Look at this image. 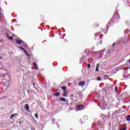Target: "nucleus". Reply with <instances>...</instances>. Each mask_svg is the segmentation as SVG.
Listing matches in <instances>:
<instances>
[{
	"label": "nucleus",
	"mask_w": 130,
	"mask_h": 130,
	"mask_svg": "<svg viewBox=\"0 0 130 130\" xmlns=\"http://www.w3.org/2000/svg\"><path fill=\"white\" fill-rule=\"evenodd\" d=\"M119 20V15L117 13H114L112 18L111 19L110 22H109L107 24V27H108L109 25L111 24V22L117 23Z\"/></svg>",
	"instance_id": "1"
},
{
	"label": "nucleus",
	"mask_w": 130,
	"mask_h": 130,
	"mask_svg": "<svg viewBox=\"0 0 130 130\" xmlns=\"http://www.w3.org/2000/svg\"><path fill=\"white\" fill-rule=\"evenodd\" d=\"M129 40V37L128 36H127V37H124L122 43H124V44H125V45H126V44H127V43H128V41Z\"/></svg>",
	"instance_id": "2"
},
{
	"label": "nucleus",
	"mask_w": 130,
	"mask_h": 130,
	"mask_svg": "<svg viewBox=\"0 0 130 130\" xmlns=\"http://www.w3.org/2000/svg\"><path fill=\"white\" fill-rule=\"evenodd\" d=\"M114 53V49L113 48L112 49H109L107 51V54H109V55H111V54H113Z\"/></svg>",
	"instance_id": "3"
},
{
	"label": "nucleus",
	"mask_w": 130,
	"mask_h": 130,
	"mask_svg": "<svg viewBox=\"0 0 130 130\" xmlns=\"http://www.w3.org/2000/svg\"><path fill=\"white\" fill-rule=\"evenodd\" d=\"M85 84H86V82L85 81H81L78 83V86L83 88V87L85 86Z\"/></svg>",
	"instance_id": "4"
},
{
	"label": "nucleus",
	"mask_w": 130,
	"mask_h": 130,
	"mask_svg": "<svg viewBox=\"0 0 130 130\" xmlns=\"http://www.w3.org/2000/svg\"><path fill=\"white\" fill-rule=\"evenodd\" d=\"M16 42L19 45H20L21 44V43H22L23 44H26L24 41H23L22 40H16Z\"/></svg>",
	"instance_id": "5"
},
{
	"label": "nucleus",
	"mask_w": 130,
	"mask_h": 130,
	"mask_svg": "<svg viewBox=\"0 0 130 130\" xmlns=\"http://www.w3.org/2000/svg\"><path fill=\"white\" fill-rule=\"evenodd\" d=\"M24 109H25V110H27L28 112H30V110H29V105L25 104Z\"/></svg>",
	"instance_id": "6"
},
{
	"label": "nucleus",
	"mask_w": 130,
	"mask_h": 130,
	"mask_svg": "<svg viewBox=\"0 0 130 130\" xmlns=\"http://www.w3.org/2000/svg\"><path fill=\"white\" fill-rule=\"evenodd\" d=\"M84 105H81L78 106V109L79 110H83L84 109L83 108Z\"/></svg>",
	"instance_id": "7"
},
{
	"label": "nucleus",
	"mask_w": 130,
	"mask_h": 130,
	"mask_svg": "<svg viewBox=\"0 0 130 130\" xmlns=\"http://www.w3.org/2000/svg\"><path fill=\"white\" fill-rule=\"evenodd\" d=\"M106 50L105 49H104V50H103L102 51H100L98 52V53H100V54H103V53H104V52H105V51Z\"/></svg>",
	"instance_id": "8"
},
{
	"label": "nucleus",
	"mask_w": 130,
	"mask_h": 130,
	"mask_svg": "<svg viewBox=\"0 0 130 130\" xmlns=\"http://www.w3.org/2000/svg\"><path fill=\"white\" fill-rule=\"evenodd\" d=\"M54 96H56V97H58L60 95V93L58 92H56V93H53Z\"/></svg>",
	"instance_id": "9"
},
{
	"label": "nucleus",
	"mask_w": 130,
	"mask_h": 130,
	"mask_svg": "<svg viewBox=\"0 0 130 130\" xmlns=\"http://www.w3.org/2000/svg\"><path fill=\"white\" fill-rule=\"evenodd\" d=\"M95 72H99V64H96Z\"/></svg>",
	"instance_id": "10"
},
{
	"label": "nucleus",
	"mask_w": 130,
	"mask_h": 130,
	"mask_svg": "<svg viewBox=\"0 0 130 130\" xmlns=\"http://www.w3.org/2000/svg\"><path fill=\"white\" fill-rule=\"evenodd\" d=\"M61 89L63 90V91H66L67 90V86H62L61 87Z\"/></svg>",
	"instance_id": "11"
},
{
	"label": "nucleus",
	"mask_w": 130,
	"mask_h": 130,
	"mask_svg": "<svg viewBox=\"0 0 130 130\" xmlns=\"http://www.w3.org/2000/svg\"><path fill=\"white\" fill-rule=\"evenodd\" d=\"M60 101H62L63 102H66V98H61L60 99Z\"/></svg>",
	"instance_id": "12"
},
{
	"label": "nucleus",
	"mask_w": 130,
	"mask_h": 130,
	"mask_svg": "<svg viewBox=\"0 0 130 130\" xmlns=\"http://www.w3.org/2000/svg\"><path fill=\"white\" fill-rule=\"evenodd\" d=\"M126 119L127 121H130V115H127Z\"/></svg>",
	"instance_id": "13"
},
{
	"label": "nucleus",
	"mask_w": 130,
	"mask_h": 130,
	"mask_svg": "<svg viewBox=\"0 0 130 130\" xmlns=\"http://www.w3.org/2000/svg\"><path fill=\"white\" fill-rule=\"evenodd\" d=\"M98 124L99 125H103V124H104L103 123V122H101L100 121H98Z\"/></svg>",
	"instance_id": "14"
},
{
	"label": "nucleus",
	"mask_w": 130,
	"mask_h": 130,
	"mask_svg": "<svg viewBox=\"0 0 130 130\" xmlns=\"http://www.w3.org/2000/svg\"><path fill=\"white\" fill-rule=\"evenodd\" d=\"M64 93L63 94V96L64 97H67V95H68V92L64 91Z\"/></svg>",
	"instance_id": "15"
},
{
	"label": "nucleus",
	"mask_w": 130,
	"mask_h": 130,
	"mask_svg": "<svg viewBox=\"0 0 130 130\" xmlns=\"http://www.w3.org/2000/svg\"><path fill=\"white\" fill-rule=\"evenodd\" d=\"M16 115V114H12L11 117H10V119H12V118H13L14 117H15V116Z\"/></svg>",
	"instance_id": "16"
},
{
	"label": "nucleus",
	"mask_w": 130,
	"mask_h": 130,
	"mask_svg": "<svg viewBox=\"0 0 130 130\" xmlns=\"http://www.w3.org/2000/svg\"><path fill=\"white\" fill-rule=\"evenodd\" d=\"M101 34V32L96 33L94 35V36L96 37V36H99V34Z\"/></svg>",
	"instance_id": "17"
},
{
	"label": "nucleus",
	"mask_w": 130,
	"mask_h": 130,
	"mask_svg": "<svg viewBox=\"0 0 130 130\" xmlns=\"http://www.w3.org/2000/svg\"><path fill=\"white\" fill-rule=\"evenodd\" d=\"M35 117H36V118H37V119H38V114H36L35 115Z\"/></svg>",
	"instance_id": "18"
},
{
	"label": "nucleus",
	"mask_w": 130,
	"mask_h": 130,
	"mask_svg": "<svg viewBox=\"0 0 130 130\" xmlns=\"http://www.w3.org/2000/svg\"><path fill=\"white\" fill-rule=\"evenodd\" d=\"M128 32V29H125L124 33L125 34H127Z\"/></svg>",
	"instance_id": "19"
},
{
	"label": "nucleus",
	"mask_w": 130,
	"mask_h": 130,
	"mask_svg": "<svg viewBox=\"0 0 130 130\" xmlns=\"http://www.w3.org/2000/svg\"><path fill=\"white\" fill-rule=\"evenodd\" d=\"M18 48H20V49H21V50H23L24 51V50H25V49L21 47H18Z\"/></svg>",
	"instance_id": "20"
},
{
	"label": "nucleus",
	"mask_w": 130,
	"mask_h": 130,
	"mask_svg": "<svg viewBox=\"0 0 130 130\" xmlns=\"http://www.w3.org/2000/svg\"><path fill=\"white\" fill-rule=\"evenodd\" d=\"M32 65H33L35 67H36V66H37V65H36V63L35 62H34L32 63Z\"/></svg>",
	"instance_id": "21"
},
{
	"label": "nucleus",
	"mask_w": 130,
	"mask_h": 130,
	"mask_svg": "<svg viewBox=\"0 0 130 130\" xmlns=\"http://www.w3.org/2000/svg\"><path fill=\"white\" fill-rule=\"evenodd\" d=\"M95 126H96V124L95 123H93L92 125V128H94V127H95Z\"/></svg>",
	"instance_id": "22"
},
{
	"label": "nucleus",
	"mask_w": 130,
	"mask_h": 130,
	"mask_svg": "<svg viewBox=\"0 0 130 130\" xmlns=\"http://www.w3.org/2000/svg\"><path fill=\"white\" fill-rule=\"evenodd\" d=\"M13 36H11L10 37H9V38H8V39H10V40H13Z\"/></svg>",
	"instance_id": "23"
},
{
	"label": "nucleus",
	"mask_w": 130,
	"mask_h": 130,
	"mask_svg": "<svg viewBox=\"0 0 130 130\" xmlns=\"http://www.w3.org/2000/svg\"><path fill=\"white\" fill-rule=\"evenodd\" d=\"M90 68H91V64H87V69H90Z\"/></svg>",
	"instance_id": "24"
},
{
	"label": "nucleus",
	"mask_w": 130,
	"mask_h": 130,
	"mask_svg": "<svg viewBox=\"0 0 130 130\" xmlns=\"http://www.w3.org/2000/svg\"><path fill=\"white\" fill-rule=\"evenodd\" d=\"M6 36L7 37V38H9L10 37H9V34L6 33Z\"/></svg>",
	"instance_id": "25"
},
{
	"label": "nucleus",
	"mask_w": 130,
	"mask_h": 130,
	"mask_svg": "<svg viewBox=\"0 0 130 130\" xmlns=\"http://www.w3.org/2000/svg\"><path fill=\"white\" fill-rule=\"evenodd\" d=\"M98 81H101V77H98Z\"/></svg>",
	"instance_id": "26"
},
{
	"label": "nucleus",
	"mask_w": 130,
	"mask_h": 130,
	"mask_svg": "<svg viewBox=\"0 0 130 130\" xmlns=\"http://www.w3.org/2000/svg\"><path fill=\"white\" fill-rule=\"evenodd\" d=\"M104 119H105V117H104V118H102V121L103 122H104V121H105V120Z\"/></svg>",
	"instance_id": "27"
},
{
	"label": "nucleus",
	"mask_w": 130,
	"mask_h": 130,
	"mask_svg": "<svg viewBox=\"0 0 130 130\" xmlns=\"http://www.w3.org/2000/svg\"><path fill=\"white\" fill-rule=\"evenodd\" d=\"M125 129H126V128L125 127H124L122 128H120V130H125Z\"/></svg>",
	"instance_id": "28"
},
{
	"label": "nucleus",
	"mask_w": 130,
	"mask_h": 130,
	"mask_svg": "<svg viewBox=\"0 0 130 130\" xmlns=\"http://www.w3.org/2000/svg\"><path fill=\"white\" fill-rule=\"evenodd\" d=\"M115 92H117V86L115 87Z\"/></svg>",
	"instance_id": "29"
},
{
	"label": "nucleus",
	"mask_w": 130,
	"mask_h": 130,
	"mask_svg": "<svg viewBox=\"0 0 130 130\" xmlns=\"http://www.w3.org/2000/svg\"><path fill=\"white\" fill-rule=\"evenodd\" d=\"M98 44H102V41L100 40V43L98 42Z\"/></svg>",
	"instance_id": "30"
},
{
	"label": "nucleus",
	"mask_w": 130,
	"mask_h": 130,
	"mask_svg": "<svg viewBox=\"0 0 130 130\" xmlns=\"http://www.w3.org/2000/svg\"><path fill=\"white\" fill-rule=\"evenodd\" d=\"M123 77H125L126 79H127V78H128V76H124V75H123Z\"/></svg>",
	"instance_id": "31"
},
{
	"label": "nucleus",
	"mask_w": 130,
	"mask_h": 130,
	"mask_svg": "<svg viewBox=\"0 0 130 130\" xmlns=\"http://www.w3.org/2000/svg\"><path fill=\"white\" fill-rule=\"evenodd\" d=\"M83 118H86V119H88V117L87 116H84Z\"/></svg>",
	"instance_id": "32"
},
{
	"label": "nucleus",
	"mask_w": 130,
	"mask_h": 130,
	"mask_svg": "<svg viewBox=\"0 0 130 130\" xmlns=\"http://www.w3.org/2000/svg\"><path fill=\"white\" fill-rule=\"evenodd\" d=\"M24 52V53L27 55L28 54V52H27L25 50L23 51Z\"/></svg>",
	"instance_id": "33"
},
{
	"label": "nucleus",
	"mask_w": 130,
	"mask_h": 130,
	"mask_svg": "<svg viewBox=\"0 0 130 130\" xmlns=\"http://www.w3.org/2000/svg\"><path fill=\"white\" fill-rule=\"evenodd\" d=\"M123 109H125V108H126V106H124L123 107H122Z\"/></svg>",
	"instance_id": "34"
},
{
	"label": "nucleus",
	"mask_w": 130,
	"mask_h": 130,
	"mask_svg": "<svg viewBox=\"0 0 130 130\" xmlns=\"http://www.w3.org/2000/svg\"><path fill=\"white\" fill-rule=\"evenodd\" d=\"M36 68V70H38V67L37 66L35 67Z\"/></svg>",
	"instance_id": "35"
},
{
	"label": "nucleus",
	"mask_w": 130,
	"mask_h": 130,
	"mask_svg": "<svg viewBox=\"0 0 130 130\" xmlns=\"http://www.w3.org/2000/svg\"><path fill=\"white\" fill-rule=\"evenodd\" d=\"M34 89H35V90H37V91H38V89L35 86H34Z\"/></svg>",
	"instance_id": "36"
},
{
	"label": "nucleus",
	"mask_w": 130,
	"mask_h": 130,
	"mask_svg": "<svg viewBox=\"0 0 130 130\" xmlns=\"http://www.w3.org/2000/svg\"><path fill=\"white\" fill-rule=\"evenodd\" d=\"M115 44H116L115 43H114L113 44V47L114 46H115Z\"/></svg>",
	"instance_id": "37"
},
{
	"label": "nucleus",
	"mask_w": 130,
	"mask_h": 130,
	"mask_svg": "<svg viewBox=\"0 0 130 130\" xmlns=\"http://www.w3.org/2000/svg\"><path fill=\"white\" fill-rule=\"evenodd\" d=\"M52 120V121H55V118H53Z\"/></svg>",
	"instance_id": "38"
},
{
	"label": "nucleus",
	"mask_w": 130,
	"mask_h": 130,
	"mask_svg": "<svg viewBox=\"0 0 130 130\" xmlns=\"http://www.w3.org/2000/svg\"><path fill=\"white\" fill-rule=\"evenodd\" d=\"M26 55L27 56H30V55L27 53Z\"/></svg>",
	"instance_id": "39"
},
{
	"label": "nucleus",
	"mask_w": 130,
	"mask_h": 130,
	"mask_svg": "<svg viewBox=\"0 0 130 130\" xmlns=\"http://www.w3.org/2000/svg\"><path fill=\"white\" fill-rule=\"evenodd\" d=\"M16 21V19H14L12 20V22H15Z\"/></svg>",
	"instance_id": "40"
},
{
	"label": "nucleus",
	"mask_w": 130,
	"mask_h": 130,
	"mask_svg": "<svg viewBox=\"0 0 130 130\" xmlns=\"http://www.w3.org/2000/svg\"><path fill=\"white\" fill-rule=\"evenodd\" d=\"M34 87H35V83H33Z\"/></svg>",
	"instance_id": "41"
},
{
	"label": "nucleus",
	"mask_w": 130,
	"mask_h": 130,
	"mask_svg": "<svg viewBox=\"0 0 130 130\" xmlns=\"http://www.w3.org/2000/svg\"><path fill=\"white\" fill-rule=\"evenodd\" d=\"M127 70H128V69L126 68L125 70H126V71H127Z\"/></svg>",
	"instance_id": "42"
},
{
	"label": "nucleus",
	"mask_w": 130,
	"mask_h": 130,
	"mask_svg": "<svg viewBox=\"0 0 130 130\" xmlns=\"http://www.w3.org/2000/svg\"><path fill=\"white\" fill-rule=\"evenodd\" d=\"M19 123H20V124H22V122H20Z\"/></svg>",
	"instance_id": "43"
},
{
	"label": "nucleus",
	"mask_w": 130,
	"mask_h": 130,
	"mask_svg": "<svg viewBox=\"0 0 130 130\" xmlns=\"http://www.w3.org/2000/svg\"><path fill=\"white\" fill-rule=\"evenodd\" d=\"M87 52V51H84V53H86Z\"/></svg>",
	"instance_id": "44"
},
{
	"label": "nucleus",
	"mask_w": 130,
	"mask_h": 130,
	"mask_svg": "<svg viewBox=\"0 0 130 130\" xmlns=\"http://www.w3.org/2000/svg\"><path fill=\"white\" fill-rule=\"evenodd\" d=\"M57 123V126H58V124L57 123Z\"/></svg>",
	"instance_id": "45"
},
{
	"label": "nucleus",
	"mask_w": 130,
	"mask_h": 130,
	"mask_svg": "<svg viewBox=\"0 0 130 130\" xmlns=\"http://www.w3.org/2000/svg\"><path fill=\"white\" fill-rule=\"evenodd\" d=\"M127 3L128 4V2H126V4H127Z\"/></svg>",
	"instance_id": "46"
},
{
	"label": "nucleus",
	"mask_w": 130,
	"mask_h": 130,
	"mask_svg": "<svg viewBox=\"0 0 130 130\" xmlns=\"http://www.w3.org/2000/svg\"><path fill=\"white\" fill-rule=\"evenodd\" d=\"M73 96H74V95H71V97H73Z\"/></svg>",
	"instance_id": "47"
},
{
	"label": "nucleus",
	"mask_w": 130,
	"mask_h": 130,
	"mask_svg": "<svg viewBox=\"0 0 130 130\" xmlns=\"http://www.w3.org/2000/svg\"><path fill=\"white\" fill-rule=\"evenodd\" d=\"M25 47H27V46L26 45V46H25Z\"/></svg>",
	"instance_id": "48"
},
{
	"label": "nucleus",
	"mask_w": 130,
	"mask_h": 130,
	"mask_svg": "<svg viewBox=\"0 0 130 130\" xmlns=\"http://www.w3.org/2000/svg\"><path fill=\"white\" fill-rule=\"evenodd\" d=\"M35 94H36V92H35Z\"/></svg>",
	"instance_id": "49"
},
{
	"label": "nucleus",
	"mask_w": 130,
	"mask_h": 130,
	"mask_svg": "<svg viewBox=\"0 0 130 130\" xmlns=\"http://www.w3.org/2000/svg\"><path fill=\"white\" fill-rule=\"evenodd\" d=\"M120 109H121V108H119V110H120Z\"/></svg>",
	"instance_id": "50"
},
{
	"label": "nucleus",
	"mask_w": 130,
	"mask_h": 130,
	"mask_svg": "<svg viewBox=\"0 0 130 130\" xmlns=\"http://www.w3.org/2000/svg\"><path fill=\"white\" fill-rule=\"evenodd\" d=\"M0 58H3L2 57H1Z\"/></svg>",
	"instance_id": "51"
},
{
	"label": "nucleus",
	"mask_w": 130,
	"mask_h": 130,
	"mask_svg": "<svg viewBox=\"0 0 130 130\" xmlns=\"http://www.w3.org/2000/svg\"><path fill=\"white\" fill-rule=\"evenodd\" d=\"M97 26H99V25L98 24Z\"/></svg>",
	"instance_id": "52"
},
{
	"label": "nucleus",
	"mask_w": 130,
	"mask_h": 130,
	"mask_svg": "<svg viewBox=\"0 0 130 130\" xmlns=\"http://www.w3.org/2000/svg\"><path fill=\"white\" fill-rule=\"evenodd\" d=\"M0 11H1V8H0Z\"/></svg>",
	"instance_id": "53"
},
{
	"label": "nucleus",
	"mask_w": 130,
	"mask_h": 130,
	"mask_svg": "<svg viewBox=\"0 0 130 130\" xmlns=\"http://www.w3.org/2000/svg\"><path fill=\"white\" fill-rule=\"evenodd\" d=\"M0 18H1V15H0Z\"/></svg>",
	"instance_id": "54"
}]
</instances>
